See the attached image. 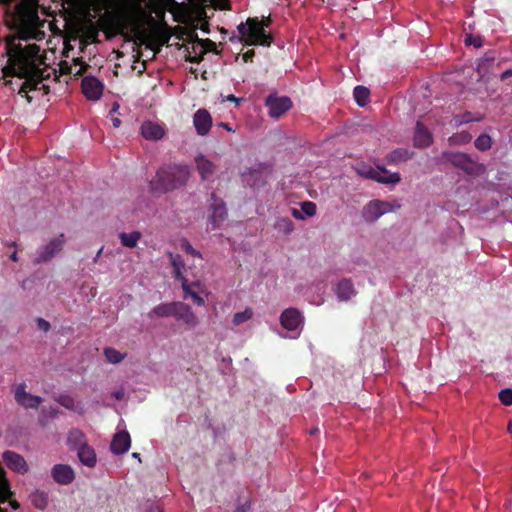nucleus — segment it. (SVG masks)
Masks as SVG:
<instances>
[{
  "label": "nucleus",
  "instance_id": "603ef678",
  "mask_svg": "<svg viewBox=\"0 0 512 512\" xmlns=\"http://www.w3.org/2000/svg\"><path fill=\"white\" fill-rule=\"evenodd\" d=\"M112 396L117 399V400H122L123 399V396H124V391L123 390H118V391H115L113 392Z\"/></svg>",
  "mask_w": 512,
  "mask_h": 512
},
{
  "label": "nucleus",
  "instance_id": "bb28decb",
  "mask_svg": "<svg viewBox=\"0 0 512 512\" xmlns=\"http://www.w3.org/2000/svg\"><path fill=\"white\" fill-rule=\"evenodd\" d=\"M274 228L285 235H289L294 230V224L288 217H279L274 223Z\"/></svg>",
  "mask_w": 512,
  "mask_h": 512
},
{
  "label": "nucleus",
  "instance_id": "0e129e2a",
  "mask_svg": "<svg viewBox=\"0 0 512 512\" xmlns=\"http://www.w3.org/2000/svg\"><path fill=\"white\" fill-rule=\"evenodd\" d=\"M132 456H133L134 458H138V459L140 460V458H139V453H136V452H135V453H133V454H132Z\"/></svg>",
  "mask_w": 512,
  "mask_h": 512
},
{
  "label": "nucleus",
  "instance_id": "dca6fc26",
  "mask_svg": "<svg viewBox=\"0 0 512 512\" xmlns=\"http://www.w3.org/2000/svg\"><path fill=\"white\" fill-rule=\"evenodd\" d=\"M433 142L432 133L420 121H417L414 133V146L416 148L429 147Z\"/></svg>",
  "mask_w": 512,
  "mask_h": 512
},
{
  "label": "nucleus",
  "instance_id": "412c9836",
  "mask_svg": "<svg viewBox=\"0 0 512 512\" xmlns=\"http://www.w3.org/2000/svg\"><path fill=\"white\" fill-rule=\"evenodd\" d=\"M141 134L147 140H160L165 131L160 125L148 121L142 124Z\"/></svg>",
  "mask_w": 512,
  "mask_h": 512
},
{
  "label": "nucleus",
  "instance_id": "a19ab883",
  "mask_svg": "<svg viewBox=\"0 0 512 512\" xmlns=\"http://www.w3.org/2000/svg\"><path fill=\"white\" fill-rule=\"evenodd\" d=\"M181 248L189 255H192L194 257L201 258V253L197 251L193 246L189 243L187 240H183L181 243Z\"/></svg>",
  "mask_w": 512,
  "mask_h": 512
},
{
  "label": "nucleus",
  "instance_id": "052dcab7",
  "mask_svg": "<svg viewBox=\"0 0 512 512\" xmlns=\"http://www.w3.org/2000/svg\"><path fill=\"white\" fill-rule=\"evenodd\" d=\"M102 251H103V247L98 251L96 257L94 258V262H96L97 259L100 258V255H101Z\"/></svg>",
  "mask_w": 512,
  "mask_h": 512
},
{
  "label": "nucleus",
  "instance_id": "f3484780",
  "mask_svg": "<svg viewBox=\"0 0 512 512\" xmlns=\"http://www.w3.org/2000/svg\"><path fill=\"white\" fill-rule=\"evenodd\" d=\"M131 445V438L127 431H121L114 435L111 441V451L116 455L127 452Z\"/></svg>",
  "mask_w": 512,
  "mask_h": 512
},
{
  "label": "nucleus",
  "instance_id": "49530a36",
  "mask_svg": "<svg viewBox=\"0 0 512 512\" xmlns=\"http://www.w3.org/2000/svg\"><path fill=\"white\" fill-rule=\"evenodd\" d=\"M255 56V51L253 49L251 50H248L246 51L243 55H242V59L244 62H252L253 60V57Z\"/></svg>",
  "mask_w": 512,
  "mask_h": 512
},
{
  "label": "nucleus",
  "instance_id": "4c0bfd02",
  "mask_svg": "<svg viewBox=\"0 0 512 512\" xmlns=\"http://www.w3.org/2000/svg\"><path fill=\"white\" fill-rule=\"evenodd\" d=\"M500 402L505 406L512 405V389L505 388L502 389L498 394Z\"/></svg>",
  "mask_w": 512,
  "mask_h": 512
},
{
  "label": "nucleus",
  "instance_id": "4468645a",
  "mask_svg": "<svg viewBox=\"0 0 512 512\" xmlns=\"http://www.w3.org/2000/svg\"><path fill=\"white\" fill-rule=\"evenodd\" d=\"M2 457L8 468L11 470L21 474L28 471V465L20 454L7 450L3 453Z\"/></svg>",
  "mask_w": 512,
  "mask_h": 512
},
{
  "label": "nucleus",
  "instance_id": "e2e57ef3",
  "mask_svg": "<svg viewBox=\"0 0 512 512\" xmlns=\"http://www.w3.org/2000/svg\"><path fill=\"white\" fill-rule=\"evenodd\" d=\"M319 429L318 428H314L310 431V434L314 435L316 433H318Z\"/></svg>",
  "mask_w": 512,
  "mask_h": 512
},
{
  "label": "nucleus",
  "instance_id": "864d4df0",
  "mask_svg": "<svg viewBox=\"0 0 512 512\" xmlns=\"http://www.w3.org/2000/svg\"><path fill=\"white\" fill-rule=\"evenodd\" d=\"M510 76H512V70H511V69H508V70H505V71L501 74L500 78H501V80H505L506 78H508V77H510Z\"/></svg>",
  "mask_w": 512,
  "mask_h": 512
},
{
  "label": "nucleus",
  "instance_id": "5fc2aeb1",
  "mask_svg": "<svg viewBox=\"0 0 512 512\" xmlns=\"http://www.w3.org/2000/svg\"><path fill=\"white\" fill-rule=\"evenodd\" d=\"M227 101L238 103L239 99L235 95L231 94V95L227 96Z\"/></svg>",
  "mask_w": 512,
  "mask_h": 512
},
{
  "label": "nucleus",
  "instance_id": "39448f33",
  "mask_svg": "<svg viewBox=\"0 0 512 512\" xmlns=\"http://www.w3.org/2000/svg\"><path fill=\"white\" fill-rule=\"evenodd\" d=\"M265 106L268 108L269 116L277 119L292 107V101L287 96L279 97L271 94L265 99Z\"/></svg>",
  "mask_w": 512,
  "mask_h": 512
},
{
  "label": "nucleus",
  "instance_id": "a18cd8bd",
  "mask_svg": "<svg viewBox=\"0 0 512 512\" xmlns=\"http://www.w3.org/2000/svg\"><path fill=\"white\" fill-rule=\"evenodd\" d=\"M203 55H204L203 50H201L199 54L195 53V55H192L191 53H189L186 56V61L191 62V63H200L203 59Z\"/></svg>",
  "mask_w": 512,
  "mask_h": 512
},
{
  "label": "nucleus",
  "instance_id": "2f4dec72",
  "mask_svg": "<svg viewBox=\"0 0 512 512\" xmlns=\"http://www.w3.org/2000/svg\"><path fill=\"white\" fill-rule=\"evenodd\" d=\"M104 355L107 361L111 364L120 363L126 356L125 353H121L120 351L112 347H106L104 349Z\"/></svg>",
  "mask_w": 512,
  "mask_h": 512
},
{
  "label": "nucleus",
  "instance_id": "ea45409f",
  "mask_svg": "<svg viewBox=\"0 0 512 512\" xmlns=\"http://www.w3.org/2000/svg\"><path fill=\"white\" fill-rule=\"evenodd\" d=\"M316 204L311 201H305L301 204V211L309 217H312L316 214Z\"/></svg>",
  "mask_w": 512,
  "mask_h": 512
},
{
  "label": "nucleus",
  "instance_id": "7ed1b4c3",
  "mask_svg": "<svg viewBox=\"0 0 512 512\" xmlns=\"http://www.w3.org/2000/svg\"><path fill=\"white\" fill-rule=\"evenodd\" d=\"M237 29L246 45L270 46L273 41L272 36L263 29V24L257 17L248 18L246 23H240Z\"/></svg>",
  "mask_w": 512,
  "mask_h": 512
},
{
  "label": "nucleus",
  "instance_id": "b1692460",
  "mask_svg": "<svg viewBox=\"0 0 512 512\" xmlns=\"http://www.w3.org/2000/svg\"><path fill=\"white\" fill-rule=\"evenodd\" d=\"M413 153L405 148H397L390 152L387 157L388 164H398L400 162H405L412 157Z\"/></svg>",
  "mask_w": 512,
  "mask_h": 512
},
{
  "label": "nucleus",
  "instance_id": "c85d7f7f",
  "mask_svg": "<svg viewBox=\"0 0 512 512\" xmlns=\"http://www.w3.org/2000/svg\"><path fill=\"white\" fill-rule=\"evenodd\" d=\"M10 484L6 478L5 470L0 466V498L3 501L7 500L11 496Z\"/></svg>",
  "mask_w": 512,
  "mask_h": 512
},
{
  "label": "nucleus",
  "instance_id": "393cba45",
  "mask_svg": "<svg viewBox=\"0 0 512 512\" xmlns=\"http://www.w3.org/2000/svg\"><path fill=\"white\" fill-rule=\"evenodd\" d=\"M197 170L203 180L208 179L214 173V164L204 156L196 158Z\"/></svg>",
  "mask_w": 512,
  "mask_h": 512
},
{
  "label": "nucleus",
  "instance_id": "6ab92c4d",
  "mask_svg": "<svg viewBox=\"0 0 512 512\" xmlns=\"http://www.w3.org/2000/svg\"><path fill=\"white\" fill-rule=\"evenodd\" d=\"M335 293L340 301H349L357 292L352 281L344 278L336 284Z\"/></svg>",
  "mask_w": 512,
  "mask_h": 512
},
{
  "label": "nucleus",
  "instance_id": "de8ad7c7",
  "mask_svg": "<svg viewBox=\"0 0 512 512\" xmlns=\"http://www.w3.org/2000/svg\"><path fill=\"white\" fill-rule=\"evenodd\" d=\"M38 327L43 331H48L50 329V323L42 318H39Z\"/></svg>",
  "mask_w": 512,
  "mask_h": 512
},
{
  "label": "nucleus",
  "instance_id": "f257e3e1",
  "mask_svg": "<svg viewBox=\"0 0 512 512\" xmlns=\"http://www.w3.org/2000/svg\"><path fill=\"white\" fill-rule=\"evenodd\" d=\"M36 0H23L15 7L12 18L15 35L6 38L5 55L7 64L3 68V74L6 77L17 76L25 81L21 84L18 94L26 96L28 101L31 98L28 93L32 90L47 88L42 83L43 71L39 68L40 47L37 44H27L22 46L16 43V40H29L34 38L37 27L40 23Z\"/></svg>",
  "mask_w": 512,
  "mask_h": 512
},
{
  "label": "nucleus",
  "instance_id": "5701e85b",
  "mask_svg": "<svg viewBox=\"0 0 512 512\" xmlns=\"http://www.w3.org/2000/svg\"><path fill=\"white\" fill-rule=\"evenodd\" d=\"M67 444L71 449H78L79 447L87 444L86 436L81 430L74 428L68 433Z\"/></svg>",
  "mask_w": 512,
  "mask_h": 512
},
{
  "label": "nucleus",
  "instance_id": "58836bf2",
  "mask_svg": "<svg viewBox=\"0 0 512 512\" xmlns=\"http://www.w3.org/2000/svg\"><path fill=\"white\" fill-rule=\"evenodd\" d=\"M482 118H474L470 112H465L462 115L455 116L454 120L457 125L470 123L472 121H480Z\"/></svg>",
  "mask_w": 512,
  "mask_h": 512
},
{
  "label": "nucleus",
  "instance_id": "1a4fd4ad",
  "mask_svg": "<svg viewBox=\"0 0 512 512\" xmlns=\"http://www.w3.org/2000/svg\"><path fill=\"white\" fill-rule=\"evenodd\" d=\"M82 92L89 100H99L103 93V84L93 76H87L82 79Z\"/></svg>",
  "mask_w": 512,
  "mask_h": 512
},
{
  "label": "nucleus",
  "instance_id": "72a5a7b5",
  "mask_svg": "<svg viewBox=\"0 0 512 512\" xmlns=\"http://www.w3.org/2000/svg\"><path fill=\"white\" fill-rule=\"evenodd\" d=\"M474 145L479 151H487L492 147V138L488 134H481L476 138Z\"/></svg>",
  "mask_w": 512,
  "mask_h": 512
},
{
  "label": "nucleus",
  "instance_id": "bf43d9fd",
  "mask_svg": "<svg viewBox=\"0 0 512 512\" xmlns=\"http://www.w3.org/2000/svg\"><path fill=\"white\" fill-rule=\"evenodd\" d=\"M10 259L14 262L18 261L17 252L12 253Z\"/></svg>",
  "mask_w": 512,
  "mask_h": 512
},
{
  "label": "nucleus",
  "instance_id": "69168bd1",
  "mask_svg": "<svg viewBox=\"0 0 512 512\" xmlns=\"http://www.w3.org/2000/svg\"><path fill=\"white\" fill-rule=\"evenodd\" d=\"M202 31L208 32V30H206V26H203Z\"/></svg>",
  "mask_w": 512,
  "mask_h": 512
},
{
  "label": "nucleus",
  "instance_id": "9b49d317",
  "mask_svg": "<svg viewBox=\"0 0 512 512\" xmlns=\"http://www.w3.org/2000/svg\"><path fill=\"white\" fill-rule=\"evenodd\" d=\"M210 208L212 215L210 217L213 228H217L227 217V209L224 201L218 198L215 193L211 194Z\"/></svg>",
  "mask_w": 512,
  "mask_h": 512
},
{
  "label": "nucleus",
  "instance_id": "6e6d98bb",
  "mask_svg": "<svg viewBox=\"0 0 512 512\" xmlns=\"http://www.w3.org/2000/svg\"><path fill=\"white\" fill-rule=\"evenodd\" d=\"M112 124L115 128H118L121 125V121L118 118H112Z\"/></svg>",
  "mask_w": 512,
  "mask_h": 512
},
{
  "label": "nucleus",
  "instance_id": "423d86ee",
  "mask_svg": "<svg viewBox=\"0 0 512 512\" xmlns=\"http://www.w3.org/2000/svg\"><path fill=\"white\" fill-rule=\"evenodd\" d=\"M64 242V234L53 238L47 245L37 250L35 263L40 264L50 261L62 250Z\"/></svg>",
  "mask_w": 512,
  "mask_h": 512
},
{
  "label": "nucleus",
  "instance_id": "680f3d73",
  "mask_svg": "<svg viewBox=\"0 0 512 512\" xmlns=\"http://www.w3.org/2000/svg\"><path fill=\"white\" fill-rule=\"evenodd\" d=\"M508 432L512 435V422L508 424Z\"/></svg>",
  "mask_w": 512,
  "mask_h": 512
},
{
  "label": "nucleus",
  "instance_id": "f704fd0d",
  "mask_svg": "<svg viewBox=\"0 0 512 512\" xmlns=\"http://www.w3.org/2000/svg\"><path fill=\"white\" fill-rule=\"evenodd\" d=\"M253 316V311L251 308H246L242 312H237L234 314L232 322L235 326H239L248 320H250Z\"/></svg>",
  "mask_w": 512,
  "mask_h": 512
},
{
  "label": "nucleus",
  "instance_id": "3c124183",
  "mask_svg": "<svg viewBox=\"0 0 512 512\" xmlns=\"http://www.w3.org/2000/svg\"><path fill=\"white\" fill-rule=\"evenodd\" d=\"M292 216L296 219H299V220H303L304 217L302 215V211H299L298 209L296 208H293L292 209Z\"/></svg>",
  "mask_w": 512,
  "mask_h": 512
},
{
  "label": "nucleus",
  "instance_id": "7c9ffc66",
  "mask_svg": "<svg viewBox=\"0 0 512 512\" xmlns=\"http://www.w3.org/2000/svg\"><path fill=\"white\" fill-rule=\"evenodd\" d=\"M472 140V135L467 131L454 133L448 141L451 145H465Z\"/></svg>",
  "mask_w": 512,
  "mask_h": 512
},
{
  "label": "nucleus",
  "instance_id": "c756f323",
  "mask_svg": "<svg viewBox=\"0 0 512 512\" xmlns=\"http://www.w3.org/2000/svg\"><path fill=\"white\" fill-rule=\"evenodd\" d=\"M181 287L185 293V297L190 296L198 306H203L205 304L204 298L192 290V285L188 283L187 279H183Z\"/></svg>",
  "mask_w": 512,
  "mask_h": 512
},
{
  "label": "nucleus",
  "instance_id": "4be33fe9",
  "mask_svg": "<svg viewBox=\"0 0 512 512\" xmlns=\"http://www.w3.org/2000/svg\"><path fill=\"white\" fill-rule=\"evenodd\" d=\"M77 455L80 462L87 467H94L96 465V453L94 449L88 444L83 445L77 449Z\"/></svg>",
  "mask_w": 512,
  "mask_h": 512
},
{
  "label": "nucleus",
  "instance_id": "79ce46f5",
  "mask_svg": "<svg viewBox=\"0 0 512 512\" xmlns=\"http://www.w3.org/2000/svg\"><path fill=\"white\" fill-rule=\"evenodd\" d=\"M199 43H201L203 51H215L216 50V43L210 39L205 40H199Z\"/></svg>",
  "mask_w": 512,
  "mask_h": 512
},
{
  "label": "nucleus",
  "instance_id": "13d9d810",
  "mask_svg": "<svg viewBox=\"0 0 512 512\" xmlns=\"http://www.w3.org/2000/svg\"><path fill=\"white\" fill-rule=\"evenodd\" d=\"M220 126L225 128L227 131H233L228 123H220Z\"/></svg>",
  "mask_w": 512,
  "mask_h": 512
},
{
  "label": "nucleus",
  "instance_id": "20e7f679",
  "mask_svg": "<svg viewBox=\"0 0 512 512\" xmlns=\"http://www.w3.org/2000/svg\"><path fill=\"white\" fill-rule=\"evenodd\" d=\"M441 159L461 169L468 175H476L482 169V165L476 163L468 154L462 152L444 151L441 154Z\"/></svg>",
  "mask_w": 512,
  "mask_h": 512
},
{
  "label": "nucleus",
  "instance_id": "aec40b11",
  "mask_svg": "<svg viewBox=\"0 0 512 512\" xmlns=\"http://www.w3.org/2000/svg\"><path fill=\"white\" fill-rule=\"evenodd\" d=\"M179 305V301H173L169 303H161L155 306L151 311L148 312V317H175L176 309Z\"/></svg>",
  "mask_w": 512,
  "mask_h": 512
},
{
  "label": "nucleus",
  "instance_id": "e433bc0d",
  "mask_svg": "<svg viewBox=\"0 0 512 512\" xmlns=\"http://www.w3.org/2000/svg\"><path fill=\"white\" fill-rule=\"evenodd\" d=\"M170 263L173 267V269H183L185 266L184 260L181 255L179 254H173L172 252L167 253Z\"/></svg>",
  "mask_w": 512,
  "mask_h": 512
},
{
  "label": "nucleus",
  "instance_id": "6e6552de",
  "mask_svg": "<svg viewBox=\"0 0 512 512\" xmlns=\"http://www.w3.org/2000/svg\"><path fill=\"white\" fill-rule=\"evenodd\" d=\"M390 210V204L381 200L368 202L362 210V216L366 222H374Z\"/></svg>",
  "mask_w": 512,
  "mask_h": 512
},
{
  "label": "nucleus",
  "instance_id": "8fccbe9b",
  "mask_svg": "<svg viewBox=\"0 0 512 512\" xmlns=\"http://www.w3.org/2000/svg\"><path fill=\"white\" fill-rule=\"evenodd\" d=\"M174 278L179 281H183V279H186L182 274V269H173Z\"/></svg>",
  "mask_w": 512,
  "mask_h": 512
},
{
  "label": "nucleus",
  "instance_id": "a211bd4d",
  "mask_svg": "<svg viewBox=\"0 0 512 512\" xmlns=\"http://www.w3.org/2000/svg\"><path fill=\"white\" fill-rule=\"evenodd\" d=\"M387 171L385 169L382 170H376L373 168H369L367 172L365 173V176L369 179H373L379 183H385V184H395L400 182L401 178L398 173H392L387 176L383 175L386 174Z\"/></svg>",
  "mask_w": 512,
  "mask_h": 512
},
{
  "label": "nucleus",
  "instance_id": "4d7b16f0",
  "mask_svg": "<svg viewBox=\"0 0 512 512\" xmlns=\"http://www.w3.org/2000/svg\"><path fill=\"white\" fill-rule=\"evenodd\" d=\"M261 24H263V29H265V27H268L270 25V19L267 18L266 20L264 21H260Z\"/></svg>",
  "mask_w": 512,
  "mask_h": 512
},
{
  "label": "nucleus",
  "instance_id": "c03bdc74",
  "mask_svg": "<svg viewBox=\"0 0 512 512\" xmlns=\"http://www.w3.org/2000/svg\"><path fill=\"white\" fill-rule=\"evenodd\" d=\"M58 402L67 409H73L74 399L70 396H61Z\"/></svg>",
  "mask_w": 512,
  "mask_h": 512
},
{
  "label": "nucleus",
  "instance_id": "2eb2a0df",
  "mask_svg": "<svg viewBox=\"0 0 512 512\" xmlns=\"http://www.w3.org/2000/svg\"><path fill=\"white\" fill-rule=\"evenodd\" d=\"M193 124L197 134L205 136L212 126V117L206 109H199L194 114Z\"/></svg>",
  "mask_w": 512,
  "mask_h": 512
},
{
  "label": "nucleus",
  "instance_id": "ddd939ff",
  "mask_svg": "<svg viewBox=\"0 0 512 512\" xmlns=\"http://www.w3.org/2000/svg\"><path fill=\"white\" fill-rule=\"evenodd\" d=\"M55 482L61 485H68L75 479V473L71 466L65 464H56L51 470Z\"/></svg>",
  "mask_w": 512,
  "mask_h": 512
},
{
  "label": "nucleus",
  "instance_id": "f03ea898",
  "mask_svg": "<svg viewBox=\"0 0 512 512\" xmlns=\"http://www.w3.org/2000/svg\"><path fill=\"white\" fill-rule=\"evenodd\" d=\"M190 174V168L187 165L169 164L162 166L150 182V188L155 193L172 192L184 187L190 178Z\"/></svg>",
  "mask_w": 512,
  "mask_h": 512
},
{
  "label": "nucleus",
  "instance_id": "a878e982",
  "mask_svg": "<svg viewBox=\"0 0 512 512\" xmlns=\"http://www.w3.org/2000/svg\"><path fill=\"white\" fill-rule=\"evenodd\" d=\"M142 235L139 231H133L131 233L123 232L119 235L121 244L124 247L134 248L136 247L138 241L141 239Z\"/></svg>",
  "mask_w": 512,
  "mask_h": 512
},
{
  "label": "nucleus",
  "instance_id": "338daca9",
  "mask_svg": "<svg viewBox=\"0 0 512 512\" xmlns=\"http://www.w3.org/2000/svg\"><path fill=\"white\" fill-rule=\"evenodd\" d=\"M202 31L208 32V30H206V26H203Z\"/></svg>",
  "mask_w": 512,
  "mask_h": 512
},
{
  "label": "nucleus",
  "instance_id": "09e8293b",
  "mask_svg": "<svg viewBox=\"0 0 512 512\" xmlns=\"http://www.w3.org/2000/svg\"><path fill=\"white\" fill-rule=\"evenodd\" d=\"M250 509V502L246 501L244 504L238 506L234 512H248Z\"/></svg>",
  "mask_w": 512,
  "mask_h": 512
},
{
  "label": "nucleus",
  "instance_id": "c9c22d12",
  "mask_svg": "<svg viewBox=\"0 0 512 512\" xmlns=\"http://www.w3.org/2000/svg\"><path fill=\"white\" fill-rule=\"evenodd\" d=\"M106 22H107V28L112 30L113 32L115 33H120L122 32L123 28H124V24L122 22V20L117 17V16H108L107 19H106Z\"/></svg>",
  "mask_w": 512,
  "mask_h": 512
},
{
  "label": "nucleus",
  "instance_id": "f8f14e48",
  "mask_svg": "<svg viewBox=\"0 0 512 512\" xmlns=\"http://www.w3.org/2000/svg\"><path fill=\"white\" fill-rule=\"evenodd\" d=\"M175 318L181 320L189 329H193L199 324V319L192 308L188 304L180 301L175 312Z\"/></svg>",
  "mask_w": 512,
  "mask_h": 512
},
{
  "label": "nucleus",
  "instance_id": "473e14b6",
  "mask_svg": "<svg viewBox=\"0 0 512 512\" xmlns=\"http://www.w3.org/2000/svg\"><path fill=\"white\" fill-rule=\"evenodd\" d=\"M31 501L37 509H45L48 504L47 494L41 491H36L31 495Z\"/></svg>",
  "mask_w": 512,
  "mask_h": 512
},
{
  "label": "nucleus",
  "instance_id": "37998d69",
  "mask_svg": "<svg viewBox=\"0 0 512 512\" xmlns=\"http://www.w3.org/2000/svg\"><path fill=\"white\" fill-rule=\"evenodd\" d=\"M464 42L466 45H473L474 47H480L482 44L479 37H474L471 34L466 35Z\"/></svg>",
  "mask_w": 512,
  "mask_h": 512
},
{
  "label": "nucleus",
  "instance_id": "9d476101",
  "mask_svg": "<svg viewBox=\"0 0 512 512\" xmlns=\"http://www.w3.org/2000/svg\"><path fill=\"white\" fill-rule=\"evenodd\" d=\"M303 316L296 308L285 309L280 316L281 326L289 331H294L303 323Z\"/></svg>",
  "mask_w": 512,
  "mask_h": 512
},
{
  "label": "nucleus",
  "instance_id": "cd10ccee",
  "mask_svg": "<svg viewBox=\"0 0 512 512\" xmlns=\"http://www.w3.org/2000/svg\"><path fill=\"white\" fill-rule=\"evenodd\" d=\"M369 95H370L369 89L364 86L359 85L354 88V91H353L354 99H355L356 103L361 107H364L368 103Z\"/></svg>",
  "mask_w": 512,
  "mask_h": 512
},
{
  "label": "nucleus",
  "instance_id": "0eeeda50",
  "mask_svg": "<svg viewBox=\"0 0 512 512\" xmlns=\"http://www.w3.org/2000/svg\"><path fill=\"white\" fill-rule=\"evenodd\" d=\"M14 398L18 405L25 409H37L43 402V398L26 391V384L20 383L14 388Z\"/></svg>",
  "mask_w": 512,
  "mask_h": 512
}]
</instances>
